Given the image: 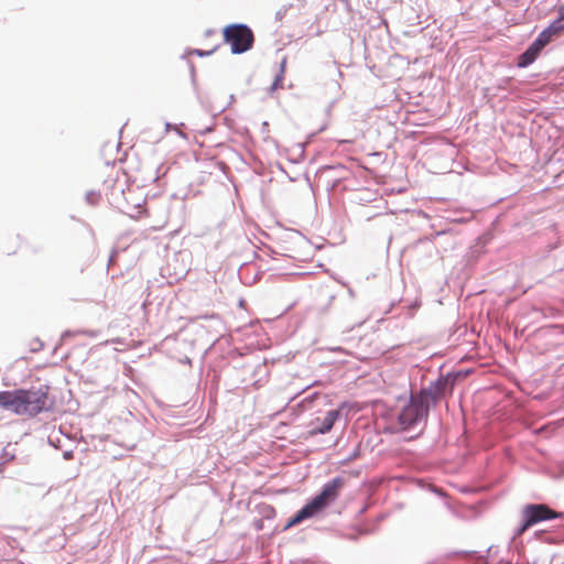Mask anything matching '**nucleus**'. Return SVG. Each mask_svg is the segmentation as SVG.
<instances>
[{
	"mask_svg": "<svg viewBox=\"0 0 564 564\" xmlns=\"http://www.w3.org/2000/svg\"><path fill=\"white\" fill-rule=\"evenodd\" d=\"M47 392L43 389H18L0 392V406L18 415L34 416L46 408Z\"/></svg>",
	"mask_w": 564,
	"mask_h": 564,
	"instance_id": "1",
	"label": "nucleus"
},
{
	"mask_svg": "<svg viewBox=\"0 0 564 564\" xmlns=\"http://www.w3.org/2000/svg\"><path fill=\"white\" fill-rule=\"evenodd\" d=\"M344 486L345 479L341 477H336L325 484L322 488V491L315 496L311 502L303 507L293 518H291L285 528L288 529L294 527L301 523L303 520L308 519L322 511L338 498Z\"/></svg>",
	"mask_w": 564,
	"mask_h": 564,
	"instance_id": "2",
	"label": "nucleus"
},
{
	"mask_svg": "<svg viewBox=\"0 0 564 564\" xmlns=\"http://www.w3.org/2000/svg\"><path fill=\"white\" fill-rule=\"evenodd\" d=\"M438 395L432 390H422L412 395L409 403L402 408L398 415V424L405 431L414 426L419 421L427 415L430 403L435 402Z\"/></svg>",
	"mask_w": 564,
	"mask_h": 564,
	"instance_id": "3",
	"label": "nucleus"
},
{
	"mask_svg": "<svg viewBox=\"0 0 564 564\" xmlns=\"http://www.w3.org/2000/svg\"><path fill=\"white\" fill-rule=\"evenodd\" d=\"M224 41L230 45L234 54H241L252 47L254 36L251 29L245 24H230L224 29Z\"/></svg>",
	"mask_w": 564,
	"mask_h": 564,
	"instance_id": "4",
	"label": "nucleus"
},
{
	"mask_svg": "<svg viewBox=\"0 0 564 564\" xmlns=\"http://www.w3.org/2000/svg\"><path fill=\"white\" fill-rule=\"evenodd\" d=\"M561 517L560 512L551 509L543 503L527 505L521 510L522 523L517 530V534H523L529 528L546 520H552Z\"/></svg>",
	"mask_w": 564,
	"mask_h": 564,
	"instance_id": "5",
	"label": "nucleus"
},
{
	"mask_svg": "<svg viewBox=\"0 0 564 564\" xmlns=\"http://www.w3.org/2000/svg\"><path fill=\"white\" fill-rule=\"evenodd\" d=\"M339 415H340L339 410H330L325 413L323 419H321V417L314 419L310 423V426H311L310 434L316 435V434L328 433L333 429V426H334L335 422L338 420Z\"/></svg>",
	"mask_w": 564,
	"mask_h": 564,
	"instance_id": "6",
	"label": "nucleus"
},
{
	"mask_svg": "<svg viewBox=\"0 0 564 564\" xmlns=\"http://www.w3.org/2000/svg\"><path fill=\"white\" fill-rule=\"evenodd\" d=\"M561 30L552 22L545 30H543L535 39L536 46L544 48L554 36L561 34Z\"/></svg>",
	"mask_w": 564,
	"mask_h": 564,
	"instance_id": "7",
	"label": "nucleus"
},
{
	"mask_svg": "<svg viewBox=\"0 0 564 564\" xmlns=\"http://www.w3.org/2000/svg\"><path fill=\"white\" fill-rule=\"evenodd\" d=\"M542 50V47L536 46V42L534 41L529 46V48L520 56L519 66L525 67L529 64L533 63Z\"/></svg>",
	"mask_w": 564,
	"mask_h": 564,
	"instance_id": "8",
	"label": "nucleus"
},
{
	"mask_svg": "<svg viewBox=\"0 0 564 564\" xmlns=\"http://www.w3.org/2000/svg\"><path fill=\"white\" fill-rule=\"evenodd\" d=\"M558 13H560L558 19H556L553 22L557 26V30H561V32H563L564 31V4L561 6Z\"/></svg>",
	"mask_w": 564,
	"mask_h": 564,
	"instance_id": "9",
	"label": "nucleus"
},
{
	"mask_svg": "<svg viewBox=\"0 0 564 564\" xmlns=\"http://www.w3.org/2000/svg\"><path fill=\"white\" fill-rule=\"evenodd\" d=\"M143 214L147 215V210L145 209H139L138 210V215H132V217L141 218Z\"/></svg>",
	"mask_w": 564,
	"mask_h": 564,
	"instance_id": "10",
	"label": "nucleus"
},
{
	"mask_svg": "<svg viewBox=\"0 0 564 564\" xmlns=\"http://www.w3.org/2000/svg\"><path fill=\"white\" fill-rule=\"evenodd\" d=\"M282 80V77L281 76H278L275 82L273 83V87L276 88L279 83Z\"/></svg>",
	"mask_w": 564,
	"mask_h": 564,
	"instance_id": "11",
	"label": "nucleus"
}]
</instances>
